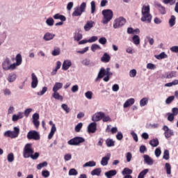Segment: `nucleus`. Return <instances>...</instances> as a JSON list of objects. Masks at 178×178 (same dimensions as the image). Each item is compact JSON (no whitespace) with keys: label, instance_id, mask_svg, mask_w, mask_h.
Listing matches in <instances>:
<instances>
[{"label":"nucleus","instance_id":"1","mask_svg":"<svg viewBox=\"0 0 178 178\" xmlns=\"http://www.w3.org/2000/svg\"><path fill=\"white\" fill-rule=\"evenodd\" d=\"M151 20H152V16L149 14V6H143L142 8L141 21L150 23Z\"/></svg>","mask_w":178,"mask_h":178},{"label":"nucleus","instance_id":"2","mask_svg":"<svg viewBox=\"0 0 178 178\" xmlns=\"http://www.w3.org/2000/svg\"><path fill=\"white\" fill-rule=\"evenodd\" d=\"M102 13L104 16L102 21L103 24H108V23L111 22V19H113V11H112V10H103Z\"/></svg>","mask_w":178,"mask_h":178},{"label":"nucleus","instance_id":"3","mask_svg":"<svg viewBox=\"0 0 178 178\" xmlns=\"http://www.w3.org/2000/svg\"><path fill=\"white\" fill-rule=\"evenodd\" d=\"M86 8H87V3L86 2H83L80 6H77L74 8V12L72 13L73 17L81 16L86 12Z\"/></svg>","mask_w":178,"mask_h":178},{"label":"nucleus","instance_id":"4","mask_svg":"<svg viewBox=\"0 0 178 178\" xmlns=\"http://www.w3.org/2000/svg\"><path fill=\"white\" fill-rule=\"evenodd\" d=\"M13 130L14 131H7L4 132V137H10V138H16L19 137V134H20V129L17 128V127H15Z\"/></svg>","mask_w":178,"mask_h":178},{"label":"nucleus","instance_id":"5","mask_svg":"<svg viewBox=\"0 0 178 178\" xmlns=\"http://www.w3.org/2000/svg\"><path fill=\"white\" fill-rule=\"evenodd\" d=\"M31 143H27L24 148V152H23V156L25 159L30 158L32 154H34V149L31 147Z\"/></svg>","mask_w":178,"mask_h":178},{"label":"nucleus","instance_id":"6","mask_svg":"<svg viewBox=\"0 0 178 178\" xmlns=\"http://www.w3.org/2000/svg\"><path fill=\"white\" fill-rule=\"evenodd\" d=\"M86 141V139L83 137L80 136H76L72 139H70L68 142L67 144L69 145H79L82 143H84Z\"/></svg>","mask_w":178,"mask_h":178},{"label":"nucleus","instance_id":"7","mask_svg":"<svg viewBox=\"0 0 178 178\" xmlns=\"http://www.w3.org/2000/svg\"><path fill=\"white\" fill-rule=\"evenodd\" d=\"M28 140H35V141H38L41 138L40 134L37 131H30L27 134Z\"/></svg>","mask_w":178,"mask_h":178},{"label":"nucleus","instance_id":"8","mask_svg":"<svg viewBox=\"0 0 178 178\" xmlns=\"http://www.w3.org/2000/svg\"><path fill=\"white\" fill-rule=\"evenodd\" d=\"M124 24H126V19L120 17L115 19V21L113 22V27L115 29H119V28L122 27V26H124Z\"/></svg>","mask_w":178,"mask_h":178},{"label":"nucleus","instance_id":"9","mask_svg":"<svg viewBox=\"0 0 178 178\" xmlns=\"http://www.w3.org/2000/svg\"><path fill=\"white\" fill-rule=\"evenodd\" d=\"M104 116H105V113H103V112L95 113L92 117V122H99V120H102Z\"/></svg>","mask_w":178,"mask_h":178},{"label":"nucleus","instance_id":"10","mask_svg":"<svg viewBox=\"0 0 178 178\" xmlns=\"http://www.w3.org/2000/svg\"><path fill=\"white\" fill-rule=\"evenodd\" d=\"M31 88H37V86H38V78L37 77V75H35V73L31 74Z\"/></svg>","mask_w":178,"mask_h":178},{"label":"nucleus","instance_id":"11","mask_svg":"<svg viewBox=\"0 0 178 178\" xmlns=\"http://www.w3.org/2000/svg\"><path fill=\"white\" fill-rule=\"evenodd\" d=\"M163 130L164 132V136L165 138H170L171 136H173V131L170 129L169 127L166 125H164L163 127Z\"/></svg>","mask_w":178,"mask_h":178},{"label":"nucleus","instance_id":"12","mask_svg":"<svg viewBox=\"0 0 178 178\" xmlns=\"http://www.w3.org/2000/svg\"><path fill=\"white\" fill-rule=\"evenodd\" d=\"M94 24H95V22L93 21H87L86 24L83 26L85 31H90L91 29L94 27Z\"/></svg>","mask_w":178,"mask_h":178},{"label":"nucleus","instance_id":"13","mask_svg":"<svg viewBox=\"0 0 178 178\" xmlns=\"http://www.w3.org/2000/svg\"><path fill=\"white\" fill-rule=\"evenodd\" d=\"M97 131V123L92 122L88 127V133H95Z\"/></svg>","mask_w":178,"mask_h":178},{"label":"nucleus","instance_id":"14","mask_svg":"<svg viewBox=\"0 0 178 178\" xmlns=\"http://www.w3.org/2000/svg\"><path fill=\"white\" fill-rule=\"evenodd\" d=\"M110 159H111V154H108L106 156L102 159L101 165H102V166H106Z\"/></svg>","mask_w":178,"mask_h":178},{"label":"nucleus","instance_id":"15","mask_svg":"<svg viewBox=\"0 0 178 178\" xmlns=\"http://www.w3.org/2000/svg\"><path fill=\"white\" fill-rule=\"evenodd\" d=\"M10 66V60H9V58H6L2 63V67L3 70H9Z\"/></svg>","mask_w":178,"mask_h":178},{"label":"nucleus","instance_id":"16","mask_svg":"<svg viewBox=\"0 0 178 178\" xmlns=\"http://www.w3.org/2000/svg\"><path fill=\"white\" fill-rule=\"evenodd\" d=\"M164 77H165V79H173V77H177V72L171 71L170 72H166Z\"/></svg>","mask_w":178,"mask_h":178},{"label":"nucleus","instance_id":"17","mask_svg":"<svg viewBox=\"0 0 178 178\" xmlns=\"http://www.w3.org/2000/svg\"><path fill=\"white\" fill-rule=\"evenodd\" d=\"M70 66H72V61L69 60H65L63 63L62 69L63 70H67L69 67H70Z\"/></svg>","mask_w":178,"mask_h":178},{"label":"nucleus","instance_id":"18","mask_svg":"<svg viewBox=\"0 0 178 178\" xmlns=\"http://www.w3.org/2000/svg\"><path fill=\"white\" fill-rule=\"evenodd\" d=\"M55 37V34H52L51 33H46L43 37V40L44 41H51V40H54Z\"/></svg>","mask_w":178,"mask_h":178},{"label":"nucleus","instance_id":"19","mask_svg":"<svg viewBox=\"0 0 178 178\" xmlns=\"http://www.w3.org/2000/svg\"><path fill=\"white\" fill-rule=\"evenodd\" d=\"M144 158V161L145 162V163H147V165H154V160H152V159H151V157H149V156L145 154L143 156Z\"/></svg>","mask_w":178,"mask_h":178},{"label":"nucleus","instance_id":"20","mask_svg":"<svg viewBox=\"0 0 178 178\" xmlns=\"http://www.w3.org/2000/svg\"><path fill=\"white\" fill-rule=\"evenodd\" d=\"M102 62H104V63H108L109 60H111V56L108 54V53H104L103 56L101 58Z\"/></svg>","mask_w":178,"mask_h":178},{"label":"nucleus","instance_id":"21","mask_svg":"<svg viewBox=\"0 0 178 178\" xmlns=\"http://www.w3.org/2000/svg\"><path fill=\"white\" fill-rule=\"evenodd\" d=\"M62 87H63V83L56 82L53 87V92L59 91V90H60V88H62Z\"/></svg>","mask_w":178,"mask_h":178},{"label":"nucleus","instance_id":"22","mask_svg":"<svg viewBox=\"0 0 178 178\" xmlns=\"http://www.w3.org/2000/svg\"><path fill=\"white\" fill-rule=\"evenodd\" d=\"M54 93L51 95L52 98L54 99H58V101H63V97L59 94L58 92H53Z\"/></svg>","mask_w":178,"mask_h":178},{"label":"nucleus","instance_id":"23","mask_svg":"<svg viewBox=\"0 0 178 178\" xmlns=\"http://www.w3.org/2000/svg\"><path fill=\"white\" fill-rule=\"evenodd\" d=\"M55 131H56V127H55V124H53L51 129V131L48 135L49 140H51L52 137H54V134H55Z\"/></svg>","mask_w":178,"mask_h":178},{"label":"nucleus","instance_id":"24","mask_svg":"<svg viewBox=\"0 0 178 178\" xmlns=\"http://www.w3.org/2000/svg\"><path fill=\"white\" fill-rule=\"evenodd\" d=\"M134 104V99L131 98V99H127L124 102L123 106H124V108H129V106H131V105H133Z\"/></svg>","mask_w":178,"mask_h":178},{"label":"nucleus","instance_id":"25","mask_svg":"<svg viewBox=\"0 0 178 178\" xmlns=\"http://www.w3.org/2000/svg\"><path fill=\"white\" fill-rule=\"evenodd\" d=\"M19 119H23V113H18L17 115L14 114L13 115V118H12L13 122H17Z\"/></svg>","mask_w":178,"mask_h":178},{"label":"nucleus","instance_id":"26","mask_svg":"<svg viewBox=\"0 0 178 178\" xmlns=\"http://www.w3.org/2000/svg\"><path fill=\"white\" fill-rule=\"evenodd\" d=\"M117 172L116 170H111L108 172H105V176L108 178H112V176H115Z\"/></svg>","mask_w":178,"mask_h":178},{"label":"nucleus","instance_id":"27","mask_svg":"<svg viewBox=\"0 0 178 178\" xmlns=\"http://www.w3.org/2000/svg\"><path fill=\"white\" fill-rule=\"evenodd\" d=\"M54 19L58 20L59 19L61 22H66V17L65 15H61L60 14H56L54 15Z\"/></svg>","mask_w":178,"mask_h":178},{"label":"nucleus","instance_id":"28","mask_svg":"<svg viewBox=\"0 0 178 178\" xmlns=\"http://www.w3.org/2000/svg\"><path fill=\"white\" fill-rule=\"evenodd\" d=\"M97 165V163H95V161H90L88 162H86L85 164H83V168H92L94 166H95Z\"/></svg>","mask_w":178,"mask_h":178},{"label":"nucleus","instance_id":"29","mask_svg":"<svg viewBox=\"0 0 178 178\" xmlns=\"http://www.w3.org/2000/svg\"><path fill=\"white\" fill-rule=\"evenodd\" d=\"M132 41L135 45H140V36L135 35L132 37Z\"/></svg>","mask_w":178,"mask_h":178},{"label":"nucleus","instance_id":"30","mask_svg":"<svg viewBox=\"0 0 178 178\" xmlns=\"http://www.w3.org/2000/svg\"><path fill=\"white\" fill-rule=\"evenodd\" d=\"M131 173H133V170H131L129 168H124V170L122 172V175H123V176L130 175H131Z\"/></svg>","mask_w":178,"mask_h":178},{"label":"nucleus","instance_id":"31","mask_svg":"<svg viewBox=\"0 0 178 178\" xmlns=\"http://www.w3.org/2000/svg\"><path fill=\"white\" fill-rule=\"evenodd\" d=\"M149 145L152 147H158L159 145V140H158V138L152 139L149 141Z\"/></svg>","mask_w":178,"mask_h":178},{"label":"nucleus","instance_id":"32","mask_svg":"<svg viewBox=\"0 0 178 178\" xmlns=\"http://www.w3.org/2000/svg\"><path fill=\"white\" fill-rule=\"evenodd\" d=\"M169 24L170 27H173V26L176 24V17L175 15H171V17L169 19Z\"/></svg>","mask_w":178,"mask_h":178},{"label":"nucleus","instance_id":"33","mask_svg":"<svg viewBox=\"0 0 178 178\" xmlns=\"http://www.w3.org/2000/svg\"><path fill=\"white\" fill-rule=\"evenodd\" d=\"M101 168H96L92 170L91 175L92 176H99L101 175Z\"/></svg>","mask_w":178,"mask_h":178},{"label":"nucleus","instance_id":"34","mask_svg":"<svg viewBox=\"0 0 178 178\" xmlns=\"http://www.w3.org/2000/svg\"><path fill=\"white\" fill-rule=\"evenodd\" d=\"M106 71L104 70V68H102L98 74V79H102L104 76H106Z\"/></svg>","mask_w":178,"mask_h":178},{"label":"nucleus","instance_id":"35","mask_svg":"<svg viewBox=\"0 0 178 178\" xmlns=\"http://www.w3.org/2000/svg\"><path fill=\"white\" fill-rule=\"evenodd\" d=\"M15 60H16L17 65H18L19 66H20V65H22V54H18L16 56V57H15Z\"/></svg>","mask_w":178,"mask_h":178},{"label":"nucleus","instance_id":"36","mask_svg":"<svg viewBox=\"0 0 178 178\" xmlns=\"http://www.w3.org/2000/svg\"><path fill=\"white\" fill-rule=\"evenodd\" d=\"M60 66H62V63L60 61H57L56 67L51 72V74H55L56 73V72H58V70H59V69H60Z\"/></svg>","mask_w":178,"mask_h":178},{"label":"nucleus","instance_id":"37","mask_svg":"<svg viewBox=\"0 0 178 178\" xmlns=\"http://www.w3.org/2000/svg\"><path fill=\"white\" fill-rule=\"evenodd\" d=\"M106 144L107 147H115V141L111 138H108L106 140Z\"/></svg>","mask_w":178,"mask_h":178},{"label":"nucleus","instance_id":"38","mask_svg":"<svg viewBox=\"0 0 178 178\" xmlns=\"http://www.w3.org/2000/svg\"><path fill=\"white\" fill-rule=\"evenodd\" d=\"M48 166V162L44 161L43 163H40L37 165L38 170H40V169H42V168H45Z\"/></svg>","mask_w":178,"mask_h":178},{"label":"nucleus","instance_id":"39","mask_svg":"<svg viewBox=\"0 0 178 178\" xmlns=\"http://www.w3.org/2000/svg\"><path fill=\"white\" fill-rule=\"evenodd\" d=\"M156 6L159 7V10L160 12V13H161V15H165V13H166V10L165 8V7L162 6L161 4H156Z\"/></svg>","mask_w":178,"mask_h":178},{"label":"nucleus","instance_id":"40","mask_svg":"<svg viewBox=\"0 0 178 178\" xmlns=\"http://www.w3.org/2000/svg\"><path fill=\"white\" fill-rule=\"evenodd\" d=\"M15 80H16V75L15 74H10L8 77V81H9V83H13Z\"/></svg>","mask_w":178,"mask_h":178},{"label":"nucleus","instance_id":"41","mask_svg":"<svg viewBox=\"0 0 178 178\" xmlns=\"http://www.w3.org/2000/svg\"><path fill=\"white\" fill-rule=\"evenodd\" d=\"M83 38V35L80 33H76L74 36V40L75 41H80Z\"/></svg>","mask_w":178,"mask_h":178},{"label":"nucleus","instance_id":"42","mask_svg":"<svg viewBox=\"0 0 178 178\" xmlns=\"http://www.w3.org/2000/svg\"><path fill=\"white\" fill-rule=\"evenodd\" d=\"M165 169L166 170L167 175H170V173H172V171H171L172 168L170 167V164L169 163H165Z\"/></svg>","mask_w":178,"mask_h":178},{"label":"nucleus","instance_id":"43","mask_svg":"<svg viewBox=\"0 0 178 178\" xmlns=\"http://www.w3.org/2000/svg\"><path fill=\"white\" fill-rule=\"evenodd\" d=\"M148 104V98L144 97L140 101V106H145Z\"/></svg>","mask_w":178,"mask_h":178},{"label":"nucleus","instance_id":"44","mask_svg":"<svg viewBox=\"0 0 178 178\" xmlns=\"http://www.w3.org/2000/svg\"><path fill=\"white\" fill-rule=\"evenodd\" d=\"M97 49H102L101 46L97 44H92L91 51H92V52H95Z\"/></svg>","mask_w":178,"mask_h":178},{"label":"nucleus","instance_id":"45","mask_svg":"<svg viewBox=\"0 0 178 178\" xmlns=\"http://www.w3.org/2000/svg\"><path fill=\"white\" fill-rule=\"evenodd\" d=\"M77 175H79V172H77V170L76 169L72 168L70 170V171H69L70 176H77Z\"/></svg>","mask_w":178,"mask_h":178},{"label":"nucleus","instance_id":"46","mask_svg":"<svg viewBox=\"0 0 178 178\" xmlns=\"http://www.w3.org/2000/svg\"><path fill=\"white\" fill-rule=\"evenodd\" d=\"M156 59L161 60V59H165V58H168V55L165 54V52H162L158 56H156Z\"/></svg>","mask_w":178,"mask_h":178},{"label":"nucleus","instance_id":"47","mask_svg":"<svg viewBox=\"0 0 178 178\" xmlns=\"http://www.w3.org/2000/svg\"><path fill=\"white\" fill-rule=\"evenodd\" d=\"M148 173V169L143 170L140 172L138 176V178H144V176Z\"/></svg>","mask_w":178,"mask_h":178},{"label":"nucleus","instance_id":"48","mask_svg":"<svg viewBox=\"0 0 178 178\" xmlns=\"http://www.w3.org/2000/svg\"><path fill=\"white\" fill-rule=\"evenodd\" d=\"M51 54L53 55V56H58V55H60V49H54Z\"/></svg>","mask_w":178,"mask_h":178},{"label":"nucleus","instance_id":"49","mask_svg":"<svg viewBox=\"0 0 178 178\" xmlns=\"http://www.w3.org/2000/svg\"><path fill=\"white\" fill-rule=\"evenodd\" d=\"M54 20L52 17H49L47 19L46 23L47 24V26H54Z\"/></svg>","mask_w":178,"mask_h":178},{"label":"nucleus","instance_id":"50","mask_svg":"<svg viewBox=\"0 0 178 178\" xmlns=\"http://www.w3.org/2000/svg\"><path fill=\"white\" fill-rule=\"evenodd\" d=\"M163 158V159H165V161L169 160V158H170L169 150L168 149L164 150Z\"/></svg>","mask_w":178,"mask_h":178},{"label":"nucleus","instance_id":"51","mask_svg":"<svg viewBox=\"0 0 178 178\" xmlns=\"http://www.w3.org/2000/svg\"><path fill=\"white\" fill-rule=\"evenodd\" d=\"M61 108L66 112V113H69V112H70V108L67 106V104H63L61 105Z\"/></svg>","mask_w":178,"mask_h":178},{"label":"nucleus","instance_id":"52","mask_svg":"<svg viewBox=\"0 0 178 178\" xmlns=\"http://www.w3.org/2000/svg\"><path fill=\"white\" fill-rule=\"evenodd\" d=\"M83 127V123L80 122L75 127V131L76 133H80V130H81V128Z\"/></svg>","mask_w":178,"mask_h":178},{"label":"nucleus","instance_id":"53","mask_svg":"<svg viewBox=\"0 0 178 178\" xmlns=\"http://www.w3.org/2000/svg\"><path fill=\"white\" fill-rule=\"evenodd\" d=\"M168 122H173L175 120V115L171 113H168Z\"/></svg>","mask_w":178,"mask_h":178},{"label":"nucleus","instance_id":"54","mask_svg":"<svg viewBox=\"0 0 178 178\" xmlns=\"http://www.w3.org/2000/svg\"><path fill=\"white\" fill-rule=\"evenodd\" d=\"M7 159L9 162H13V161H15V156H13V153L8 154Z\"/></svg>","mask_w":178,"mask_h":178},{"label":"nucleus","instance_id":"55","mask_svg":"<svg viewBox=\"0 0 178 178\" xmlns=\"http://www.w3.org/2000/svg\"><path fill=\"white\" fill-rule=\"evenodd\" d=\"M99 44H102V45H105V44H106V42H108V40H106V38H100L99 39Z\"/></svg>","mask_w":178,"mask_h":178},{"label":"nucleus","instance_id":"56","mask_svg":"<svg viewBox=\"0 0 178 178\" xmlns=\"http://www.w3.org/2000/svg\"><path fill=\"white\" fill-rule=\"evenodd\" d=\"M131 136H132L134 141H136V143H138V136H137V134H136L134 131H131Z\"/></svg>","mask_w":178,"mask_h":178},{"label":"nucleus","instance_id":"57","mask_svg":"<svg viewBox=\"0 0 178 178\" xmlns=\"http://www.w3.org/2000/svg\"><path fill=\"white\" fill-rule=\"evenodd\" d=\"M40 156V153L35 152L34 154H31L29 158H31V159L36 160L38 159V157Z\"/></svg>","mask_w":178,"mask_h":178},{"label":"nucleus","instance_id":"58","mask_svg":"<svg viewBox=\"0 0 178 178\" xmlns=\"http://www.w3.org/2000/svg\"><path fill=\"white\" fill-rule=\"evenodd\" d=\"M49 175H50L49 171L47 170L42 171V176L43 177H46V178L49 177Z\"/></svg>","mask_w":178,"mask_h":178},{"label":"nucleus","instance_id":"59","mask_svg":"<svg viewBox=\"0 0 178 178\" xmlns=\"http://www.w3.org/2000/svg\"><path fill=\"white\" fill-rule=\"evenodd\" d=\"M85 96L88 98V99H92V92L88 91L85 93Z\"/></svg>","mask_w":178,"mask_h":178},{"label":"nucleus","instance_id":"60","mask_svg":"<svg viewBox=\"0 0 178 178\" xmlns=\"http://www.w3.org/2000/svg\"><path fill=\"white\" fill-rule=\"evenodd\" d=\"M46 91H48V88L43 87L42 90L41 91L38 92L37 94L38 95H44V94H45Z\"/></svg>","mask_w":178,"mask_h":178},{"label":"nucleus","instance_id":"61","mask_svg":"<svg viewBox=\"0 0 178 178\" xmlns=\"http://www.w3.org/2000/svg\"><path fill=\"white\" fill-rule=\"evenodd\" d=\"M91 5V13H95V1H92L90 3Z\"/></svg>","mask_w":178,"mask_h":178},{"label":"nucleus","instance_id":"62","mask_svg":"<svg viewBox=\"0 0 178 178\" xmlns=\"http://www.w3.org/2000/svg\"><path fill=\"white\" fill-rule=\"evenodd\" d=\"M129 76L130 77H136L137 76V71L136 70H131L129 72Z\"/></svg>","mask_w":178,"mask_h":178},{"label":"nucleus","instance_id":"63","mask_svg":"<svg viewBox=\"0 0 178 178\" xmlns=\"http://www.w3.org/2000/svg\"><path fill=\"white\" fill-rule=\"evenodd\" d=\"M174 100H175V96H170L166 99L165 102L166 104H169Z\"/></svg>","mask_w":178,"mask_h":178},{"label":"nucleus","instance_id":"64","mask_svg":"<svg viewBox=\"0 0 178 178\" xmlns=\"http://www.w3.org/2000/svg\"><path fill=\"white\" fill-rule=\"evenodd\" d=\"M171 52H175V54H178V46H173L170 48Z\"/></svg>","mask_w":178,"mask_h":178}]
</instances>
